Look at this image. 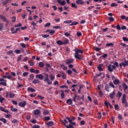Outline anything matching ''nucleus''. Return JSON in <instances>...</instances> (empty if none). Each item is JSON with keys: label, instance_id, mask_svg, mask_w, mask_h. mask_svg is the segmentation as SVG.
Instances as JSON below:
<instances>
[{"label": "nucleus", "instance_id": "1", "mask_svg": "<svg viewBox=\"0 0 128 128\" xmlns=\"http://www.w3.org/2000/svg\"><path fill=\"white\" fill-rule=\"evenodd\" d=\"M61 122H62L66 128H74V126L68 124V125L66 124H68V122L66 120L64 119V120H60Z\"/></svg>", "mask_w": 128, "mask_h": 128}, {"label": "nucleus", "instance_id": "2", "mask_svg": "<svg viewBox=\"0 0 128 128\" xmlns=\"http://www.w3.org/2000/svg\"><path fill=\"white\" fill-rule=\"evenodd\" d=\"M6 80H4L2 78H0V84L1 86H6Z\"/></svg>", "mask_w": 128, "mask_h": 128}, {"label": "nucleus", "instance_id": "3", "mask_svg": "<svg viewBox=\"0 0 128 128\" xmlns=\"http://www.w3.org/2000/svg\"><path fill=\"white\" fill-rule=\"evenodd\" d=\"M108 70L109 72H114V70H116V66L112 64H109L108 66Z\"/></svg>", "mask_w": 128, "mask_h": 128}, {"label": "nucleus", "instance_id": "4", "mask_svg": "<svg viewBox=\"0 0 128 128\" xmlns=\"http://www.w3.org/2000/svg\"><path fill=\"white\" fill-rule=\"evenodd\" d=\"M18 106H19L20 108H24L26 106V100H22V102H19Z\"/></svg>", "mask_w": 128, "mask_h": 128}, {"label": "nucleus", "instance_id": "5", "mask_svg": "<svg viewBox=\"0 0 128 128\" xmlns=\"http://www.w3.org/2000/svg\"><path fill=\"white\" fill-rule=\"evenodd\" d=\"M74 58L78 60H84V59L82 58V56L80 54H75Z\"/></svg>", "mask_w": 128, "mask_h": 128}, {"label": "nucleus", "instance_id": "6", "mask_svg": "<svg viewBox=\"0 0 128 128\" xmlns=\"http://www.w3.org/2000/svg\"><path fill=\"white\" fill-rule=\"evenodd\" d=\"M116 28L118 30H126V26H122V28H120V24H118L116 26Z\"/></svg>", "mask_w": 128, "mask_h": 128}, {"label": "nucleus", "instance_id": "7", "mask_svg": "<svg viewBox=\"0 0 128 128\" xmlns=\"http://www.w3.org/2000/svg\"><path fill=\"white\" fill-rule=\"evenodd\" d=\"M74 52H75V54H84V51L80 49L77 48L76 47V48L73 50Z\"/></svg>", "mask_w": 128, "mask_h": 128}, {"label": "nucleus", "instance_id": "8", "mask_svg": "<svg viewBox=\"0 0 128 128\" xmlns=\"http://www.w3.org/2000/svg\"><path fill=\"white\" fill-rule=\"evenodd\" d=\"M0 20H3V22H4L6 24H8V22H10V21H8V20H6V18L2 15H0Z\"/></svg>", "mask_w": 128, "mask_h": 128}, {"label": "nucleus", "instance_id": "9", "mask_svg": "<svg viewBox=\"0 0 128 128\" xmlns=\"http://www.w3.org/2000/svg\"><path fill=\"white\" fill-rule=\"evenodd\" d=\"M74 62V59L72 58H70L66 61V64H70Z\"/></svg>", "mask_w": 128, "mask_h": 128}, {"label": "nucleus", "instance_id": "10", "mask_svg": "<svg viewBox=\"0 0 128 128\" xmlns=\"http://www.w3.org/2000/svg\"><path fill=\"white\" fill-rule=\"evenodd\" d=\"M63 45L66 46L70 44V41L68 38H64V40L62 42Z\"/></svg>", "mask_w": 128, "mask_h": 128}, {"label": "nucleus", "instance_id": "11", "mask_svg": "<svg viewBox=\"0 0 128 128\" xmlns=\"http://www.w3.org/2000/svg\"><path fill=\"white\" fill-rule=\"evenodd\" d=\"M36 76L37 78L40 80H42V79L44 78V76H42V74L36 75Z\"/></svg>", "mask_w": 128, "mask_h": 128}, {"label": "nucleus", "instance_id": "12", "mask_svg": "<svg viewBox=\"0 0 128 128\" xmlns=\"http://www.w3.org/2000/svg\"><path fill=\"white\" fill-rule=\"evenodd\" d=\"M120 81L118 79H115L113 80V84H114L115 86H118V84H120Z\"/></svg>", "mask_w": 128, "mask_h": 128}, {"label": "nucleus", "instance_id": "13", "mask_svg": "<svg viewBox=\"0 0 128 128\" xmlns=\"http://www.w3.org/2000/svg\"><path fill=\"white\" fill-rule=\"evenodd\" d=\"M104 104L108 108V106H110V108H114V106L111 105L108 102H105Z\"/></svg>", "mask_w": 128, "mask_h": 128}, {"label": "nucleus", "instance_id": "14", "mask_svg": "<svg viewBox=\"0 0 128 128\" xmlns=\"http://www.w3.org/2000/svg\"><path fill=\"white\" fill-rule=\"evenodd\" d=\"M27 90L28 92H36V90L34 88H32V87H28L27 88Z\"/></svg>", "mask_w": 128, "mask_h": 128}, {"label": "nucleus", "instance_id": "15", "mask_svg": "<svg viewBox=\"0 0 128 128\" xmlns=\"http://www.w3.org/2000/svg\"><path fill=\"white\" fill-rule=\"evenodd\" d=\"M34 114L35 116H38L40 114V110L36 109L34 110Z\"/></svg>", "mask_w": 128, "mask_h": 128}, {"label": "nucleus", "instance_id": "16", "mask_svg": "<svg viewBox=\"0 0 128 128\" xmlns=\"http://www.w3.org/2000/svg\"><path fill=\"white\" fill-rule=\"evenodd\" d=\"M49 114H50V110H48L45 109L43 111L44 116H48Z\"/></svg>", "mask_w": 128, "mask_h": 128}, {"label": "nucleus", "instance_id": "17", "mask_svg": "<svg viewBox=\"0 0 128 128\" xmlns=\"http://www.w3.org/2000/svg\"><path fill=\"white\" fill-rule=\"evenodd\" d=\"M32 82L35 84H40V80H38V78H35L32 80Z\"/></svg>", "mask_w": 128, "mask_h": 128}, {"label": "nucleus", "instance_id": "18", "mask_svg": "<svg viewBox=\"0 0 128 128\" xmlns=\"http://www.w3.org/2000/svg\"><path fill=\"white\" fill-rule=\"evenodd\" d=\"M114 94H116V90H114L112 92L109 94V96L110 98H114Z\"/></svg>", "mask_w": 128, "mask_h": 128}, {"label": "nucleus", "instance_id": "19", "mask_svg": "<svg viewBox=\"0 0 128 128\" xmlns=\"http://www.w3.org/2000/svg\"><path fill=\"white\" fill-rule=\"evenodd\" d=\"M2 77L3 78H8V80H10L12 78V76L10 75H8V76L6 75H2Z\"/></svg>", "mask_w": 128, "mask_h": 128}, {"label": "nucleus", "instance_id": "20", "mask_svg": "<svg viewBox=\"0 0 128 128\" xmlns=\"http://www.w3.org/2000/svg\"><path fill=\"white\" fill-rule=\"evenodd\" d=\"M57 2L60 6H64L66 4V1H60V0H57Z\"/></svg>", "mask_w": 128, "mask_h": 128}, {"label": "nucleus", "instance_id": "21", "mask_svg": "<svg viewBox=\"0 0 128 128\" xmlns=\"http://www.w3.org/2000/svg\"><path fill=\"white\" fill-rule=\"evenodd\" d=\"M64 96H66V95L64 94V90H61V94H60L61 98H62V100H64Z\"/></svg>", "mask_w": 128, "mask_h": 128}, {"label": "nucleus", "instance_id": "22", "mask_svg": "<svg viewBox=\"0 0 128 128\" xmlns=\"http://www.w3.org/2000/svg\"><path fill=\"white\" fill-rule=\"evenodd\" d=\"M0 110L2 112H6V114H8V110H6V108H4L2 106H0Z\"/></svg>", "mask_w": 128, "mask_h": 128}, {"label": "nucleus", "instance_id": "23", "mask_svg": "<svg viewBox=\"0 0 128 128\" xmlns=\"http://www.w3.org/2000/svg\"><path fill=\"white\" fill-rule=\"evenodd\" d=\"M66 104L70 105L72 104V98L68 99L66 101Z\"/></svg>", "mask_w": 128, "mask_h": 128}, {"label": "nucleus", "instance_id": "24", "mask_svg": "<svg viewBox=\"0 0 128 128\" xmlns=\"http://www.w3.org/2000/svg\"><path fill=\"white\" fill-rule=\"evenodd\" d=\"M46 126H48L50 127V126H54V122L52 121H50L49 122H48L47 124H46Z\"/></svg>", "mask_w": 128, "mask_h": 128}, {"label": "nucleus", "instance_id": "25", "mask_svg": "<svg viewBox=\"0 0 128 128\" xmlns=\"http://www.w3.org/2000/svg\"><path fill=\"white\" fill-rule=\"evenodd\" d=\"M44 74L45 76V78H44V82H46L47 80H48L50 79L48 78V74L46 73H44Z\"/></svg>", "mask_w": 128, "mask_h": 128}, {"label": "nucleus", "instance_id": "26", "mask_svg": "<svg viewBox=\"0 0 128 128\" xmlns=\"http://www.w3.org/2000/svg\"><path fill=\"white\" fill-rule=\"evenodd\" d=\"M104 88L106 92H110V84H106Z\"/></svg>", "mask_w": 128, "mask_h": 128}, {"label": "nucleus", "instance_id": "27", "mask_svg": "<svg viewBox=\"0 0 128 128\" xmlns=\"http://www.w3.org/2000/svg\"><path fill=\"white\" fill-rule=\"evenodd\" d=\"M82 0H76V4H84V2H82Z\"/></svg>", "mask_w": 128, "mask_h": 128}, {"label": "nucleus", "instance_id": "28", "mask_svg": "<svg viewBox=\"0 0 128 128\" xmlns=\"http://www.w3.org/2000/svg\"><path fill=\"white\" fill-rule=\"evenodd\" d=\"M29 78H30L28 79V80H34V74H30L29 76Z\"/></svg>", "mask_w": 128, "mask_h": 128}, {"label": "nucleus", "instance_id": "29", "mask_svg": "<svg viewBox=\"0 0 128 128\" xmlns=\"http://www.w3.org/2000/svg\"><path fill=\"white\" fill-rule=\"evenodd\" d=\"M10 110H12V112H18V108H14V106H10Z\"/></svg>", "mask_w": 128, "mask_h": 128}, {"label": "nucleus", "instance_id": "30", "mask_svg": "<svg viewBox=\"0 0 128 128\" xmlns=\"http://www.w3.org/2000/svg\"><path fill=\"white\" fill-rule=\"evenodd\" d=\"M104 58V60H106V58H108V54H104L100 58L99 60H100V58Z\"/></svg>", "mask_w": 128, "mask_h": 128}, {"label": "nucleus", "instance_id": "31", "mask_svg": "<svg viewBox=\"0 0 128 128\" xmlns=\"http://www.w3.org/2000/svg\"><path fill=\"white\" fill-rule=\"evenodd\" d=\"M128 66V60H125L124 61V63H123V66L124 68H126V66Z\"/></svg>", "mask_w": 128, "mask_h": 128}, {"label": "nucleus", "instance_id": "32", "mask_svg": "<svg viewBox=\"0 0 128 128\" xmlns=\"http://www.w3.org/2000/svg\"><path fill=\"white\" fill-rule=\"evenodd\" d=\"M14 94L12 92H10L9 93V96L10 98H14Z\"/></svg>", "mask_w": 128, "mask_h": 128}, {"label": "nucleus", "instance_id": "33", "mask_svg": "<svg viewBox=\"0 0 128 128\" xmlns=\"http://www.w3.org/2000/svg\"><path fill=\"white\" fill-rule=\"evenodd\" d=\"M56 42L57 44H58V46H62L63 45L62 41L60 40H57Z\"/></svg>", "mask_w": 128, "mask_h": 128}, {"label": "nucleus", "instance_id": "34", "mask_svg": "<svg viewBox=\"0 0 128 128\" xmlns=\"http://www.w3.org/2000/svg\"><path fill=\"white\" fill-rule=\"evenodd\" d=\"M38 66L42 68H44V62H40L38 64Z\"/></svg>", "mask_w": 128, "mask_h": 128}, {"label": "nucleus", "instance_id": "35", "mask_svg": "<svg viewBox=\"0 0 128 128\" xmlns=\"http://www.w3.org/2000/svg\"><path fill=\"white\" fill-rule=\"evenodd\" d=\"M122 86H124V90H126L128 88V85L125 82L122 83Z\"/></svg>", "mask_w": 128, "mask_h": 128}, {"label": "nucleus", "instance_id": "36", "mask_svg": "<svg viewBox=\"0 0 128 128\" xmlns=\"http://www.w3.org/2000/svg\"><path fill=\"white\" fill-rule=\"evenodd\" d=\"M32 26H33V28H32V30H36V22H32L31 23Z\"/></svg>", "mask_w": 128, "mask_h": 128}, {"label": "nucleus", "instance_id": "37", "mask_svg": "<svg viewBox=\"0 0 128 128\" xmlns=\"http://www.w3.org/2000/svg\"><path fill=\"white\" fill-rule=\"evenodd\" d=\"M4 24H2V23H0V30L2 32L4 30Z\"/></svg>", "mask_w": 128, "mask_h": 128}, {"label": "nucleus", "instance_id": "38", "mask_svg": "<svg viewBox=\"0 0 128 128\" xmlns=\"http://www.w3.org/2000/svg\"><path fill=\"white\" fill-rule=\"evenodd\" d=\"M94 62H92V60L91 61H88V64L90 66H94V64L93 63Z\"/></svg>", "mask_w": 128, "mask_h": 128}, {"label": "nucleus", "instance_id": "39", "mask_svg": "<svg viewBox=\"0 0 128 128\" xmlns=\"http://www.w3.org/2000/svg\"><path fill=\"white\" fill-rule=\"evenodd\" d=\"M106 46H108V48H110L112 46H114V44L112 43H108V44H106Z\"/></svg>", "mask_w": 128, "mask_h": 128}, {"label": "nucleus", "instance_id": "40", "mask_svg": "<svg viewBox=\"0 0 128 128\" xmlns=\"http://www.w3.org/2000/svg\"><path fill=\"white\" fill-rule=\"evenodd\" d=\"M72 20H66L64 22V24H72Z\"/></svg>", "mask_w": 128, "mask_h": 128}, {"label": "nucleus", "instance_id": "41", "mask_svg": "<svg viewBox=\"0 0 128 128\" xmlns=\"http://www.w3.org/2000/svg\"><path fill=\"white\" fill-rule=\"evenodd\" d=\"M51 36H54V34H56V31H54V30H50V33Z\"/></svg>", "mask_w": 128, "mask_h": 128}, {"label": "nucleus", "instance_id": "42", "mask_svg": "<svg viewBox=\"0 0 128 128\" xmlns=\"http://www.w3.org/2000/svg\"><path fill=\"white\" fill-rule=\"evenodd\" d=\"M74 96L76 98V100H80V97L78 95L75 94H74Z\"/></svg>", "mask_w": 128, "mask_h": 128}, {"label": "nucleus", "instance_id": "43", "mask_svg": "<svg viewBox=\"0 0 128 128\" xmlns=\"http://www.w3.org/2000/svg\"><path fill=\"white\" fill-rule=\"evenodd\" d=\"M109 86H111V88H116V86H114V83L110 82L109 83Z\"/></svg>", "mask_w": 128, "mask_h": 128}, {"label": "nucleus", "instance_id": "44", "mask_svg": "<svg viewBox=\"0 0 128 128\" xmlns=\"http://www.w3.org/2000/svg\"><path fill=\"white\" fill-rule=\"evenodd\" d=\"M114 109L116 110H120V107L118 106V104H116L114 105Z\"/></svg>", "mask_w": 128, "mask_h": 128}, {"label": "nucleus", "instance_id": "45", "mask_svg": "<svg viewBox=\"0 0 128 128\" xmlns=\"http://www.w3.org/2000/svg\"><path fill=\"white\" fill-rule=\"evenodd\" d=\"M0 121L2 122L4 124H6V120L4 118H0Z\"/></svg>", "mask_w": 128, "mask_h": 128}, {"label": "nucleus", "instance_id": "46", "mask_svg": "<svg viewBox=\"0 0 128 128\" xmlns=\"http://www.w3.org/2000/svg\"><path fill=\"white\" fill-rule=\"evenodd\" d=\"M116 96H118V98H120L122 96V93L120 91H118V93L117 94Z\"/></svg>", "mask_w": 128, "mask_h": 128}, {"label": "nucleus", "instance_id": "47", "mask_svg": "<svg viewBox=\"0 0 128 128\" xmlns=\"http://www.w3.org/2000/svg\"><path fill=\"white\" fill-rule=\"evenodd\" d=\"M20 46H22V48H26V44H24V43L20 44Z\"/></svg>", "mask_w": 128, "mask_h": 128}, {"label": "nucleus", "instance_id": "48", "mask_svg": "<svg viewBox=\"0 0 128 128\" xmlns=\"http://www.w3.org/2000/svg\"><path fill=\"white\" fill-rule=\"evenodd\" d=\"M52 28H57L58 30H62V26H54L52 27Z\"/></svg>", "mask_w": 128, "mask_h": 128}, {"label": "nucleus", "instance_id": "49", "mask_svg": "<svg viewBox=\"0 0 128 128\" xmlns=\"http://www.w3.org/2000/svg\"><path fill=\"white\" fill-rule=\"evenodd\" d=\"M66 74H68L70 75L72 74V70H68L66 72Z\"/></svg>", "mask_w": 128, "mask_h": 128}, {"label": "nucleus", "instance_id": "50", "mask_svg": "<svg viewBox=\"0 0 128 128\" xmlns=\"http://www.w3.org/2000/svg\"><path fill=\"white\" fill-rule=\"evenodd\" d=\"M76 24H78V22H72V23L70 24V26H76Z\"/></svg>", "mask_w": 128, "mask_h": 128}, {"label": "nucleus", "instance_id": "51", "mask_svg": "<svg viewBox=\"0 0 128 128\" xmlns=\"http://www.w3.org/2000/svg\"><path fill=\"white\" fill-rule=\"evenodd\" d=\"M64 88L66 89H68V86L64 85V86H60V88Z\"/></svg>", "mask_w": 128, "mask_h": 128}, {"label": "nucleus", "instance_id": "52", "mask_svg": "<svg viewBox=\"0 0 128 128\" xmlns=\"http://www.w3.org/2000/svg\"><path fill=\"white\" fill-rule=\"evenodd\" d=\"M22 54H20L18 57V60L17 62H20V60H22Z\"/></svg>", "mask_w": 128, "mask_h": 128}, {"label": "nucleus", "instance_id": "53", "mask_svg": "<svg viewBox=\"0 0 128 128\" xmlns=\"http://www.w3.org/2000/svg\"><path fill=\"white\" fill-rule=\"evenodd\" d=\"M50 80H54V76L52 74H50Z\"/></svg>", "mask_w": 128, "mask_h": 128}, {"label": "nucleus", "instance_id": "54", "mask_svg": "<svg viewBox=\"0 0 128 128\" xmlns=\"http://www.w3.org/2000/svg\"><path fill=\"white\" fill-rule=\"evenodd\" d=\"M38 98L40 99V100H44V97L40 95L38 96Z\"/></svg>", "mask_w": 128, "mask_h": 128}, {"label": "nucleus", "instance_id": "55", "mask_svg": "<svg viewBox=\"0 0 128 128\" xmlns=\"http://www.w3.org/2000/svg\"><path fill=\"white\" fill-rule=\"evenodd\" d=\"M110 6H112V8L118 6V4L116 3H112L110 4Z\"/></svg>", "mask_w": 128, "mask_h": 128}, {"label": "nucleus", "instance_id": "56", "mask_svg": "<svg viewBox=\"0 0 128 128\" xmlns=\"http://www.w3.org/2000/svg\"><path fill=\"white\" fill-rule=\"evenodd\" d=\"M108 20H110V22H114V18L111 16L108 18Z\"/></svg>", "mask_w": 128, "mask_h": 128}, {"label": "nucleus", "instance_id": "57", "mask_svg": "<svg viewBox=\"0 0 128 128\" xmlns=\"http://www.w3.org/2000/svg\"><path fill=\"white\" fill-rule=\"evenodd\" d=\"M66 120H68V122H70V124L72 122V121L71 118L70 117H66Z\"/></svg>", "mask_w": 128, "mask_h": 128}, {"label": "nucleus", "instance_id": "58", "mask_svg": "<svg viewBox=\"0 0 128 128\" xmlns=\"http://www.w3.org/2000/svg\"><path fill=\"white\" fill-rule=\"evenodd\" d=\"M50 120V117L48 116H45L44 118V120Z\"/></svg>", "mask_w": 128, "mask_h": 128}, {"label": "nucleus", "instance_id": "59", "mask_svg": "<svg viewBox=\"0 0 128 128\" xmlns=\"http://www.w3.org/2000/svg\"><path fill=\"white\" fill-rule=\"evenodd\" d=\"M71 6L72 8H78V6L74 3H72Z\"/></svg>", "mask_w": 128, "mask_h": 128}, {"label": "nucleus", "instance_id": "60", "mask_svg": "<svg viewBox=\"0 0 128 128\" xmlns=\"http://www.w3.org/2000/svg\"><path fill=\"white\" fill-rule=\"evenodd\" d=\"M22 88V84L18 83V86H16V88Z\"/></svg>", "mask_w": 128, "mask_h": 128}, {"label": "nucleus", "instance_id": "61", "mask_svg": "<svg viewBox=\"0 0 128 128\" xmlns=\"http://www.w3.org/2000/svg\"><path fill=\"white\" fill-rule=\"evenodd\" d=\"M64 34L66 36H71V34H70V33H68V32H65L64 33Z\"/></svg>", "mask_w": 128, "mask_h": 128}, {"label": "nucleus", "instance_id": "62", "mask_svg": "<svg viewBox=\"0 0 128 128\" xmlns=\"http://www.w3.org/2000/svg\"><path fill=\"white\" fill-rule=\"evenodd\" d=\"M122 40L124 42H128V38L126 37H122Z\"/></svg>", "mask_w": 128, "mask_h": 128}, {"label": "nucleus", "instance_id": "63", "mask_svg": "<svg viewBox=\"0 0 128 128\" xmlns=\"http://www.w3.org/2000/svg\"><path fill=\"white\" fill-rule=\"evenodd\" d=\"M40 126L38 124H35L32 126V128H40Z\"/></svg>", "mask_w": 128, "mask_h": 128}, {"label": "nucleus", "instance_id": "64", "mask_svg": "<svg viewBox=\"0 0 128 128\" xmlns=\"http://www.w3.org/2000/svg\"><path fill=\"white\" fill-rule=\"evenodd\" d=\"M76 34H77L78 36H82V32L78 31L76 32Z\"/></svg>", "mask_w": 128, "mask_h": 128}]
</instances>
